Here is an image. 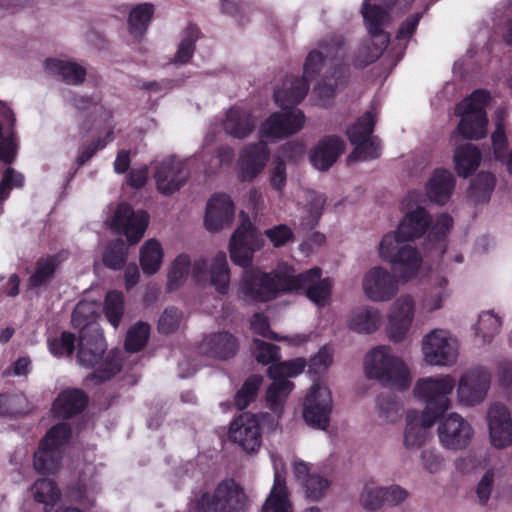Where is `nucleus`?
<instances>
[{
  "label": "nucleus",
  "instance_id": "f257e3e1",
  "mask_svg": "<svg viewBox=\"0 0 512 512\" xmlns=\"http://www.w3.org/2000/svg\"><path fill=\"white\" fill-rule=\"evenodd\" d=\"M346 55L342 37L330 36L319 42L317 48L309 52L303 66V78L287 77L282 86L274 92L275 102L282 108L269 116L261 125V137L279 140L300 131L305 124V115L293 108L306 96L308 81L320 75L321 81L315 92L323 104L331 99L337 88L345 83L348 69L343 64Z\"/></svg>",
  "mask_w": 512,
  "mask_h": 512
},
{
  "label": "nucleus",
  "instance_id": "f03ea898",
  "mask_svg": "<svg viewBox=\"0 0 512 512\" xmlns=\"http://www.w3.org/2000/svg\"><path fill=\"white\" fill-rule=\"evenodd\" d=\"M298 290H303L316 306L324 307L331 296L332 282L321 277L320 268L296 275L292 267L280 264L270 273L259 268L246 269L238 285V294L246 302H268Z\"/></svg>",
  "mask_w": 512,
  "mask_h": 512
},
{
  "label": "nucleus",
  "instance_id": "7ed1b4c3",
  "mask_svg": "<svg viewBox=\"0 0 512 512\" xmlns=\"http://www.w3.org/2000/svg\"><path fill=\"white\" fill-rule=\"evenodd\" d=\"M190 272L197 284L210 283L218 293L226 294L228 292L230 271L224 252H218L213 257L209 273L205 259L195 260L191 265L190 257L187 254H179L172 261L168 271V289L172 291L182 287L187 281Z\"/></svg>",
  "mask_w": 512,
  "mask_h": 512
},
{
  "label": "nucleus",
  "instance_id": "20e7f679",
  "mask_svg": "<svg viewBox=\"0 0 512 512\" xmlns=\"http://www.w3.org/2000/svg\"><path fill=\"white\" fill-rule=\"evenodd\" d=\"M256 359L266 365L272 363L268 368V375L272 383L267 388L266 401L271 410L280 413L286 399L294 388L289 378L301 374L306 366L303 358H296L290 361L273 363L279 358L278 347L263 341H255Z\"/></svg>",
  "mask_w": 512,
  "mask_h": 512
},
{
  "label": "nucleus",
  "instance_id": "39448f33",
  "mask_svg": "<svg viewBox=\"0 0 512 512\" xmlns=\"http://www.w3.org/2000/svg\"><path fill=\"white\" fill-rule=\"evenodd\" d=\"M420 197L418 192L411 191L401 202L405 215L397 226L398 232L410 241L421 237L426 232L430 241L444 239L452 228V218L448 214H440L431 220L427 211L417 204Z\"/></svg>",
  "mask_w": 512,
  "mask_h": 512
},
{
  "label": "nucleus",
  "instance_id": "423d86ee",
  "mask_svg": "<svg viewBox=\"0 0 512 512\" xmlns=\"http://www.w3.org/2000/svg\"><path fill=\"white\" fill-rule=\"evenodd\" d=\"M408 241L410 240L400 235L396 228L394 231L385 233L377 247L379 258L395 266L399 272V278L404 283L418 275L423 263L418 249Z\"/></svg>",
  "mask_w": 512,
  "mask_h": 512
},
{
  "label": "nucleus",
  "instance_id": "0eeeda50",
  "mask_svg": "<svg viewBox=\"0 0 512 512\" xmlns=\"http://www.w3.org/2000/svg\"><path fill=\"white\" fill-rule=\"evenodd\" d=\"M106 343L102 330L92 327L79 335L77 359L82 366L95 368V377L106 380L120 371V352L111 351L103 360Z\"/></svg>",
  "mask_w": 512,
  "mask_h": 512
},
{
  "label": "nucleus",
  "instance_id": "6e6552de",
  "mask_svg": "<svg viewBox=\"0 0 512 512\" xmlns=\"http://www.w3.org/2000/svg\"><path fill=\"white\" fill-rule=\"evenodd\" d=\"M364 369L368 378L383 385L406 389L411 382L408 366L387 345H379L367 353Z\"/></svg>",
  "mask_w": 512,
  "mask_h": 512
},
{
  "label": "nucleus",
  "instance_id": "1a4fd4ad",
  "mask_svg": "<svg viewBox=\"0 0 512 512\" xmlns=\"http://www.w3.org/2000/svg\"><path fill=\"white\" fill-rule=\"evenodd\" d=\"M362 14L369 39L365 40L357 51L355 65L359 67L376 61L389 42L388 35L383 31V26L389 19L388 12L380 6H370L365 0Z\"/></svg>",
  "mask_w": 512,
  "mask_h": 512
},
{
  "label": "nucleus",
  "instance_id": "9d476101",
  "mask_svg": "<svg viewBox=\"0 0 512 512\" xmlns=\"http://www.w3.org/2000/svg\"><path fill=\"white\" fill-rule=\"evenodd\" d=\"M486 90H476L464 98L455 108V114L461 118L457 132L466 139L479 140L487 134L486 106L490 102Z\"/></svg>",
  "mask_w": 512,
  "mask_h": 512
},
{
  "label": "nucleus",
  "instance_id": "9b49d317",
  "mask_svg": "<svg viewBox=\"0 0 512 512\" xmlns=\"http://www.w3.org/2000/svg\"><path fill=\"white\" fill-rule=\"evenodd\" d=\"M458 339L448 330L436 328L423 336L421 352L429 366L452 367L459 357Z\"/></svg>",
  "mask_w": 512,
  "mask_h": 512
},
{
  "label": "nucleus",
  "instance_id": "f8f14e48",
  "mask_svg": "<svg viewBox=\"0 0 512 512\" xmlns=\"http://www.w3.org/2000/svg\"><path fill=\"white\" fill-rule=\"evenodd\" d=\"M456 381L450 374H437L419 379L414 388V396L426 403L434 414H443L452 408L451 393Z\"/></svg>",
  "mask_w": 512,
  "mask_h": 512
},
{
  "label": "nucleus",
  "instance_id": "ddd939ff",
  "mask_svg": "<svg viewBox=\"0 0 512 512\" xmlns=\"http://www.w3.org/2000/svg\"><path fill=\"white\" fill-rule=\"evenodd\" d=\"M246 496L233 480L218 484L213 494L204 493L194 502L195 512H243Z\"/></svg>",
  "mask_w": 512,
  "mask_h": 512
},
{
  "label": "nucleus",
  "instance_id": "4468645a",
  "mask_svg": "<svg viewBox=\"0 0 512 512\" xmlns=\"http://www.w3.org/2000/svg\"><path fill=\"white\" fill-rule=\"evenodd\" d=\"M439 445L446 451L459 452L470 447L475 430L461 414L450 412L439 420L436 429Z\"/></svg>",
  "mask_w": 512,
  "mask_h": 512
},
{
  "label": "nucleus",
  "instance_id": "2eb2a0df",
  "mask_svg": "<svg viewBox=\"0 0 512 512\" xmlns=\"http://www.w3.org/2000/svg\"><path fill=\"white\" fill-rule=\"evenodd\" d=\"M292 471L307 501L320 502L328 495L333 484L329 471L301 459L292 462Z\"/></svg>",
  "mask_w": 512,
  "mask_h": 512
},
{
  "label": "nucleus",
  "instance_id": "dca6fc26",
  "mask_svg": "<svg viewBox=\"0 0 512 512\" xmlns=\"http://www.w3.org/2000/svg\"><path fill=\"white\" fill-rule=\"evenodd\" d=\"M491 373L484 366L472 367L463 372L455 386L457 403L466 408L482 404L490 390Z\"/></svg>",
  "mask_w": 512,
  "mask_h": 512
},
{
  "label": "nucleus",
  "instance_id": "f3484780",
  "mask_svg": "<svg viewBox=\"0 0 512 512\" xmlns=\"http://www.w3.org/2000/svg\"><path fill=\"white\" fill-rule=\"evenodd\" d=\"M70 437L71 430L66 423L57 424L46 433L34 454V467L39 473L49 474L59 469L61 448Z\"/></svg>",
  "mask_w": 512,
  "mask_h": 512
},
{
  "label": "nucleus",
  "instance_id": "a211bd4d",
  "mask_svg": "<svg viewBox=\"0 0 512 512\" xmlns=\"http://www.w3.org/2000/svg\"><path fill=\"white\" fill-rule=\"evenodd\" d=\"M240 225L229 242L230 258L236 265L248 267L253 254L263 246V238L244 212L240 213Z\"/></svg>",
  "mask_w": 512,
  "mask_h": 512
},
{
  "label": "nucleus",
  "instance_id": "6ab92c4d",
  "mask_svg": "<svg viewBox=\"0 0 512 512\" xmlns=\"http://www.w3.org/2000/svg\"><path fill=\"white\" fill-rule=\"evenodd\" d=\"M374 117L375 114L368 111L347 129V136L354 145L353 152L347 158L348 162L366 161L379 157L380 146L372 136Z\"/></svg>",
  "mask_w": 512,
  "mask_h": 512
},
{
  "label": "nucleus",
  "instance_id": "aec40b11",
  "mask_svg": "<svg viewBox=\"0 0 512 512\" xmlns=\"http://www.w3.org/2000/svg\"><path fill=\"white\" fill-rule=\"evenodd\" d=\"M399 275L382 265L369 268L363 275L361 286L364 295L374 303L389 302L399 292Z\"/></svg>",
  "mask_w": 512,
  "mask_h": 512
},
{
  "label": "nucleus",
  "instance_id": "412c9836",
  "mask_svg": "<svg viewBox=\"0 0 512 512\" xmlns=\"http://www.w3.org/2000/svg\"><path fill=\"white\" fill-rule=\"evenodd\" d=\"M416 316V299L410 293L394 298L387 312L386 331L388 337L398 343L408 335Z\"/></svg>",
  "mask_w": 512,
  "mask_h": 512
},
{
  "label": "nucleus",
  "instance_id": "4be33fe9",
  "mask_svg": "<svg viewBox=\"0 0 512 512\" xmlns=\"http://www.w3.org/2000/svg\"><path fill=\"white\" fill-rule=\"evenodd\" d=\"M153 168L156 188L163 195H172L178 191L189 177L187 161L176 156L155 161Z\"/></svg>",
  "mask_w": 512,
  "mask_h": 512
},
{
  "label": "nucleus",
  "instance_id": "5701e85b",
  "mask_svg": "<svg viewBox=\"0 0 512 512\" xmlns=\"http://www.w3.org/2000/svg\"><path fill=\"white\" fill-rule=\"evenodd\" d=\"M332 412L330 390L319 383L313 384L303 402V418L312 428L326 430Z\"/></svg>",
  "mask_w": 512,
  "mask_h": 512
},
{
  "label": "nucleus",
  "instance_id": "b1692460",
  "mask_svg": "<svg viewBox=\"0 0 512 512\" xmlns=\"http://www.w3.org/2000/svg\"><path fill=\"white\" fill-rule=\"evenodd\" d=\"M149 223V215L142 210L134 211L128 204H119L111 227L114 231L126 236L130 244L139 242Z\"/></svg>",
  "mask_w": 512,
  "mask_h": 512
},
{
  "label": "nucleus",
  "instance_id": "393cba45",
  "mask_svg": "<svg viewBox=\"0 0 512 512\" xmlns=\"http://www.w3.org/2000/svg\"><path fill=\"white\" fill-rule=\"evenodd\" d=\"M487 423L491 445L505 449L512 445V417L510 410L502 403H492L487 411Z\"/></svg>",
  "mask_w": 512,
  "mask_h": 512
},
{
  "label": "nucleus",
  "instance_id": "a878e982",
  "mask_svg": "<svg viewBox=\"0 0 512 512\" xmlns=\"http://www.w3.org/2000/svg\"><path fill=\"white\" fill-rule=\"evenodd\" d=\"M274 470V484L270 495L263 504V512H293L285 483V463L281 456L271 455Z\"/></svg>",
  "mask_w": 512,
  "mask_h": 512
},
{
  "label": "nucleus",
  "instance_id": "bb28decb",
  "mask_svg": "<svg viewBox=\"0 0 512 512\" xmlns=\"http://www.w3.org/2000/svg\"><path fill=\"white\" fill-rule=\"evenodd\" d=\"M434 419L428 418L425 411L409 409L405 415L403 446L407 450H416L426 444L430 438V428Z\"/></svg>",
  "mask_w": 512,
  "mask_h": 512
},
{
  "label": "nucleus",
  "instance_id": "cd10ccee",
  "mask_svg": "<svg viewBox=\"0 0 512 512\" xmlns=\"http://www.w3.org/2000/svg\"><path fill=\"white\" fill-rule=\"evenodd\" d=\"M230 438L246 452H256L261 446V432L256 415L244 413L231 425Z\"/></svg>",
  "mask_w": 512,
  "mask_h": 512
},
{
  "label": "nucleus",
  "instance_id": "c85d7f7f",
  "mask_svg": "<svg viewBox=\"0 0 512 512\" xmlns=\"http://www.w3.org/2000/svg\"><path fill=\"white\" fill-rule=\"evenodd\" d=\"M268 159L269 150L263 141L246 146L237 164L239 179L252 181L264 170Z\"/></svg>",
  "mask_w": 512,
  "mask_h": 512
},
{
  "label": "nucleus",
  "instance_id": "c756f323",
  "mask_svg": "<svg viewBox=\"0 0 512 512\" xmlns=\"http://www.w3.org/2000/svg\"><path fill=\"white\" fill-rule=\"evenodd\" d=\"M235 215L234 205L227 195H215L206 207L205 227L211 232H217L229 226Z\"/></svg>",
  "mask_w": 512,
  "mask_h": 512
},
{
  "label": "nucleus",
  "instance_id": "7c9ffc66",
  "mask_svg": "<svg viewBox=\"0 0 512 512\" xmlns=\"http://www.w3.org/2000/svg\"><path fill=\"white\" fill-rule=\"evenodd\" d=\"M15 121L13 111L0 101V159L6 164L13 162L18 150Z\"/></svg>",
  "mask_w": 512,
  "mask_h": 512
},
{
  "label": "nucleus",
  "instance_id": "2f4dec72",
  "mask_svg": "<svg viewBox=\"0 0 512 512\" xmlns=\"http://www.w3.org/2000/svg\"><path fill=\"white\" fill-rule=\"evenodd\" d=\"M255 123L256 120L251 110L235 106L225 113L221 127L227 135L243 139L252 133Z\"/></svg>",
  "mask_w": 512,
  "mask_h": 512
},
{
  "label": "nucleus",
  "instance_id": "473e14b6",
  "mask_svg": "<svg viewBox=\"0 0 512 512\" xmlns=\"http://www.w3.org/2000/svg\"><path fill=\"white\" fill-rule=\"evenodd\" d=\"M344 141L337 136H327L320 140L310 152V162L321 171L328 170L343 153Z\"/></svg>",
  "mask_w": 512,
  "mask_h": 512
},
{
  "label": "nucleus",
  "instance_id": "72a5a7b5",
  "mask_svg": "<svg viewBox=\"0 0 512 512\" xmlns=\"http://www.w3.org/2000/svg\"><path fill=\"white\" fill-rule=\"evenodd\" d=\"M238 349L236 338L228 332L211 333L203 338L199 352L216 359H228Z\"/></svg>",
  "mask_w": 512,
  "mask_h": 512
},
{
  "label": "nucleus",
  "instance_id": "f704fd0d",
  "mask_svg": "<svg viewBox=\"0 0 512 512\" xmlns=\"http://www.w3.org/2000/svg\"><path fill=\"white\" fill-rule=\"evenodd\" d=\"M381 323L380 310L371 306L354 308L347 317V327L359 334H372L379 329Z\"/></svg>",
  "mask_w": 512,
  "mask_h": 512
},
{
  "label": "nucleus",
  "instance_id": "c9c22d12",
  "mask_svg": "<svg viewBox=\"0 0 512 512\" xmlns=\"http://www.w3.org/2000/svg\"><path fill=\"white\" fill-rule=\"evenodd\" d=\"M45 70L49 75L70 85L81 84L86 76L84 67L68 60L47 59L45 61Z\"/></svg>",
  "mask_w": 512,
  "mask_h": 512
},
{
  "label": "nucleus",
  "instance_id": "e433bc0d",
  "mask_svg": "<svg viewBox=\"0 0 512 512\" xmlns=\"http://www.w3.org/2000/svg\"><path fill=\"white\" fill-rule=\"evenodd\" d=\"M87 404V397L79 389H66L55 399L52 411L59 418H68L80 413Z\"/></svg>",
  "mask_w": 512,
  "mask_h": 512
},
{
  "label": "nucleus",
  "instance_id": "4c0bfd02",
  "mask_svg": "<svg viewBox=\"0 0 512 512\" xmlns=\"http://www.w3.org/2000/svg\"><path fill=\"white\" fill-rule=\"evenodd\" d=\"M455 185L453 175L445 169H437L426 184L429 199L438 204H445L451 196Z\"/></svg>",
  "mask_w": 512,
  "mask_h": 512
},
{
  "label": "nucleus",
  "instance_id": "58836bf2",
  "mask_svg": "<svg viewBox=\"0 0 512 512\" xmlns=\"http://www.w3.org/2000/svg\"><path fill=\"white\" fill-rule=\"evenodd\" d=\"M481 152L472 144H465L455 149L453 155L454 168L458 176L469 177L480 165Z\"/></svg>",
  "mask_w": 512,
  "mask_h": 512
},
{
  "label": "nucleus",
  "instance_id": "ea45409f",
  "mask_svg": "<svg viewBox=\"0 0 512 512\" xmlns=\"http://www.w3.org/2000/svg\"><path fill=\"white\" fill-rule=\"evenodd\" d=\"M448 279L444 276H435L431 280L430 287L425 291L422 299V309L426 312H434L443 307L444 301L450 296Z\"/></svg>",
  "mask_w": 512,
  "mask_h": 512
},
{
  "label": "nucleus",
  "instance_id": "a19ab883",
  "mask_svg": "<svg viewBox=\"0 0 512 512\" xmlns=\"http://www.w3.org/2000/svg\"><path fill=\"white\" fill-rule=\"evenodd\" d=\"M164 258L163 247L156 239H148L140 248V265L146 275L157 273Z\"/></svg>",
  "mask_w": 512,
  "mask_h": 512
},
{
  "label": "nucleus",
  "instance_id": "79ce46f5",
  "mask_svg": "<svg viewBox=\"0 0 512 512\" xmlns=\"http://www.w3.org/2000/svg\"><path fill=\"white\" fill-rule=\"evenodd\" d=\"M34 500L44 506V512L47 509H56V505L61 500V491L57 484L47 478H41L34 482L31 487Z\"/></svg>",
  "mask_w": 512,
  "mask_h": 512
},
{
  "label": "nucleus",
  "instance_id": "37998d69",
  "mask_svg": "<svg viewBox=\"0 0 512 512\" xmlns=\"http://www.w3.org/2000/svg\"><path fill=\"white\" fill-rule=\"evenodd\" d=\"M100 305L96 301H80L72 314V324L80 330V333L87 332L92 327H99L95 320L98 316Z\"/></svg>",
  "mask_w": 512,
  "mask_h": 512
},
{
  "label": "nucleus",
  "instance_id": "c03bdc74",
  "mask_svg": "<svg viewBox=\"0 0 512 512\" xmlns=\"http://www.w3.org/2000/svg\"><path fill=\"white\" fill-rule=\"evenodd\" d=\"M502 321L492 311L482 312L475 325V335L482 345L490 344L494 337L500 332Z\"/></svg>",
  "mask_w": 512,
  "mask_h": 512
},
{
  "label": "nucleus",
  "instance_id": "a18cd8bd",
  "mask_svg": "<svg viewBox=\"0 0 512 512\" xmlns=\"http://www.w3.org/2000/svg\"><path fill=\"white\" fill-rule=\"evenodd\" d=\"M305 200L306 204L304 206V212L306 215L302 217L301 225L303 228L308 229L317 225L322 215V211L326 203V198L321 193L315 191H306Z\"/></svg>",
  "mask_w": 512,
  "mask_h": 512
},
{
  "label": "nucleus",
  "instance_id": "49530a36",
  "mask_svg": "<svg viewBox=\"0 0 512 512\" xmlns=\"http://www.w3.org/2000/svg\"><path fill=\"white\" fill-rule=\"evenodd\" d=\"M495 187V178L491 173H479L472 181L468 190V198L477 203H485L490 199Z\"/></svg>",
  "mask_w": 512,
  "mask_h": 512
},
{
  "label": "nucleus",
  "instance_id": "de8ad7c7",
  "mask_svg": "<svg viewBox=\"0 0 512 512\" xmlns=\"http://www.w3.org/2000/svg\"><path fill=\"white\" fill-rule=\"evenodd\" d=\"M154 14V6L151 3H141L132 8L128 23L130 32L136 37L142 36Z\"/></svg>",
  "mask_w": 512,
  "mask_h": 512
},
{
  "label": "nucleus",
  "instance_id": "09e8293b",
  "mask_svg": "<svg viewBox=\"0 0 512 512\" xmlns=\"http://www.w3.org/2000/svg\"><path fill=\"white\" fill-rule=\"evenodd\" d=\"M199 38V29L189 24L182 32V38L174 57L175 63L186 64L194 54L195 42Z\"/></svg>",
  "mask_w": 512,
  "mask_h": 512
},
{
  "label": "nucleus",
  "instance_id": "8fccbe9b",
  "mask_svg": "<svg viewBox=\"0 0 512 512\" xmlns=\"http://www.w3.org/2000/svg\"><path fill=\"white\" fill-rule=\"evenodd\" d=\"M103 312L108 322L117 328L124 315V296L121 292L110 291L106 294Z\"/></svg>",
  "mask_w": 512,
  "mask_h": 512
},
{
  "label": "nucleus",
  "instance_id": "3c124183",
  "mask_svg": "<svg viewBox=\"0 0 512 512\" xmlns=\"http://www.w3.org/2000/svg\"><path fill=\"white\" fill-rule=\"evenodd\" d=\"M378 416L387 423H396L402 415L403 405L393 395H380L377 399Z\"/></svg>",
  "mask_w": 512,
  "mask_h": 512
},
{
  "label": "nucleus",
  "instance_id": "603ef678",
  "mask_svg": "<svg viewBox=\"0 0 512 512\" xmlns=\"http://www.w3.org/2000/svg\"><path fill=\"white\" fill-rule=\"evenodd\" d=\"M508 116V111L504 107L496 110L495 125L496 129L492 134V145L496 159H504L506 156L507 137L504 130V121Z\"/></svg>",
  "mask_w": 512,
  "mask_h": 512
},
{
  "label": "nucleus",
  "instance_id": "864d4df0",
  "mask_svg": "<svg viewBox=\"0 0 512 512\" xmlns=\"http://www.w3.org/2000/svg\"><path fill=\"white\" fill-rule=\"evenodd\" d=\"M359 503L363 509L370 512L382 508L385 505L383 486L366 484L360 493Z\"/></svg>",
  "mask_w": 512,
  "mask_h": 512
},
{
  "label": "nucleus",
  "instance_id": "5fc2aeb1",
  "mask_svg": "<svg viewBox=\"0 0 512 512\" xmlns=\"http://www.w3.org/2000/svg\"><path fill=\"white\" fill-rule=\"evenodd\" d=\"M29 411V404L24 394H0V415L17 416Z\"/></svg>",
  "mask_w": 512,
  "mask_h": 512
},
{
  "label": "nucleus",
  "instance_id": "6e6d98bb",
  "mask_svg": "<svg viewBox=\"0 0 512 512\" xmlns=\"http://www.w3.org/2000/svg\"><path fill=\"white\" fill-rule=\"evenodd\" d=\"M128 248L123 240L118 239L108 244L103 255L104 264L113 270H119L126 262Z\"/></svg>",
  "mask_w": 512,
  "mask_h": 512
},
{
  "label": "nucleus",
  "instance_id": "4d7b16f0",
  "mask_svg": "<svg viewBox=\"0 0 512 512\" xmlns=\"http://www.w3.org/2000/svg\"><path fill=\"white\" fill-rule=\"evenodd\" d=\"M150 335V326L145 322H138L127 331L125 347L130 352L140 351L147 343Z\"/></svg>",
  "mask_w": 512,
  "mask_h": 512
},
{
  "label": "nucleus",
  "instance_id": "13d9d810",
  "mask_svg": "<svg viewBox=\"0 0 512 512\" xmlns=\"http://www.w3.org/2000/svg\"><path fill=\"white\" fill-rule=\"evenodd\" d=\"M262 380L261 376L253 375L245 381L235 396L234 403L238 409L246 408L255 399Z\"/></svg>",
  "mask_w": 512,
  "mask_h": 512
},
{
  "label": "nucleus",
  "instance_id": "bf43d9fd",
  "mask_svg": "<svg viewBox=\"0 0 512 512\" xmlns=\"http://www.w3.org/2000/svg\"><path fill=\"white\" fill-rule=\"evenodd\" d=\"M421 467L430 474L439 473L445 466V457L436 447H428L419 455Z\"/></svg>",
  "mask_w": 512,
  "mask_h": 512
},
{
  "label": "nucleus",
  "instance_id": "052dcab7",
  "mask_svg": "<svg viewBox=\"0 0 512 512\" xmlns=\"http://www.w3.org/2000/svg\"><path fill=\"white\" fill-rule=\"evenodd\" d=\"M184 320L182 311L175 307L166 308L158 320V330L163 334H171L177 331Z\"/></svg>",
  "mask_w": 512,
  "mask_h": 512
},
{
  "label": "nucleus",
  "instance_id": "680f3d73",
  "mask_svg": "<svg viewBox=\"0 0 512 512\" xmlns=\"http://www.w3.org/2000/svg\"><path fill=\"white\" fill-rule=\"evenodd\" d=\"M56 268L54 258L40 259L37 262L35 272L29 279L31 287H39L46 284L53 276Z\"/></svg>",
  "mask_w": 512,
  "mask_h": 512
},
{
  "label": "nucleus",
  "instance_id": "e2e57ef3",
  "mask_svg": "<svg viewBox=\"0 0 512 512\" xmlns=\"http://www.w3.org/2000/svg\"><path fill=\"white\" fill-rule=\"evenodd\" d=\"M48 347L56 357L71 356L75 348V337L72 333L63 332L59 338L49 340Z\"/></svg>",
  "mask_w": 512,
  "mask_h": 512
},
{
  "label": "nucleus",
  "instance_id": "0e129e2a",
  "mask_svg": "<svg viewBox=\"0 0 512 512\" xmlns=\"http://www.w3.org/2000/svg\"><path fill=\"white\" fill-rule=\"evenodd\" d=\"M269 182L271 187L277 191L282 192L287 183V169L284 160L281 157H276L269 170Z\"/></svg>",
  "mask_w": 512,
  "mask_h": 512
},
{
  "label": "nucleus",
  "instance_id": "69168bd1",
  "mask_svg": "<svg viewBox=\"0 0 512 512\" xmlns=\"http://www.w3.org/2000/svg\"><path fill=\"white\" fill-rule=\"evenodd\" d=\"M70 101L71 104L79 111H86L93 108L94 113L103 116L105 121L112 118V113L109 110L104 109L102 106L98 107L96 100L92 97L73 95Z\"/></svg>",
  "mask_w": 512,
  "mask_h": 512
},
{
  "label": "nucleus",
  "instance_id": "338daca9",
  "mask_svg": "<svg viewBox=\"0 0 512 512\" xmlns=\"http://www.w3.org/2000/svg\"><path fill=\"white\" fill-rule=\"evenodd\" d=\"M23 181L24 178L22 174L16 172L12 168H8L0 183V199H6L11 189L22 187Z\"/></svg>",
  "mask_w": 512,
  "mask_h": 512
},
{
  "label": "nucleus",
  "instance_id": "774afa93",
  "mask_svg": "<svg viewBox=\"0 0 512 512\" xmlns=\"http://www.w3.org/2000/svg\"><path fill=\"white\" fill-rule=\"evenodd\" d=\"M265 234L274 247H281L285 245L293 237L291 228L285 224L274 226L266 230Z\"/></svg>",
  "mask_w": 512,
  "mask_h": 512
}]
</instances>
